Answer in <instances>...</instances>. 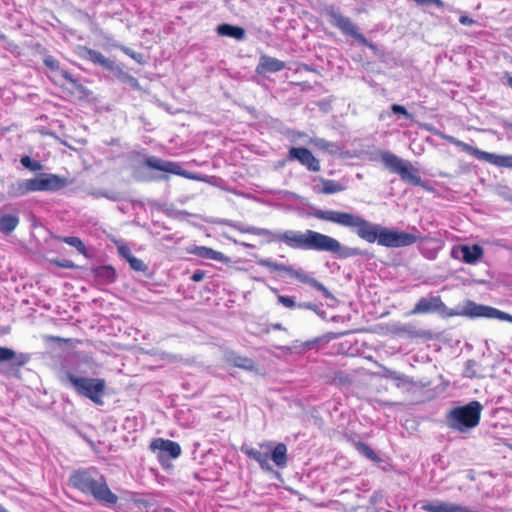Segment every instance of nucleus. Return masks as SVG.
<instances>
[{
	"instance_id": "f257e3e1",
	"label": "nucleus",
	"mask_w": 512,
	"mask_h": 512,
	"mask_svg": "<svg viewBox=\"0 0 512 512\" xmlns=\"http://www.w3.org/2000/svg\"><path fill=\"white\" fill-rule=\"evenodd\" d=\"M312 216L318 220L354 228L361 239L368 243L377 242L378 245L388 248L407 247L422 240L418 234L382 227L353 213L316 209L312 212Z\"/></svg>"
},
{
	"instance_id": "f03ea898",
	"label": "nucleus",
	"mask_w": 512,
	"mask_h": 512,
	"mask_svg": "<svg viewBox=\"0 0 512 512\" xmlns=\"http://www.w3.org/2000/svg\"><path fill=\"white\" fill-rule=\"evenodd\" d=\"M262 234L270 236L271 242L285 244L294 250L331 252L340 258H348L362 254L358 248H345L337 239L310 229L305 231L285 230L276 233L270 230H263Z\"/></svg>"
},
{
	"instance_id": "7ed1b4c3",
	"label": "nucleus",
	"mask_w": 512,
	"mask_h": 512,
	"mask_svg": "<svg viewBox=\"0 0 512 512\" xmlns=\"http://www.w3.org/2000/svg\"><path fill=\"white\" fill-rule=\"evenodd\" d=\"M68 485L96 501L112 506L118 502V496L108 486L106 477L96 467L80 468L72 471Z\"/></svg>"
},
{
	"instance_id": "20e7f679",
	"label": "nucleus",
	"mask_w": 512,
	"mask_h": 512,
	"mask_svg": "<svg viewBox=\"0 0 512 512\" xmlns=\"http://www.w3.org/2000/svg\"><path fill=\"white\" fill-rule=\"evenodd\" d=\"M245 455L255 460L260 467L267 472L273 471V468L268 461L269 457L279 468L286 467L288 462L287 447L284 443H277L273 448L270 443H262L259 444V449H246Z\"/></svg>"
},
{
	"instance_id": "39448f33",
	"label": "nucleus",
	"mask_w": 512,
	"mask_h": 512,
	"mask_svg": "<svg viewBox=\"0 0 512 512\" xmlns=\"http://www.w3.org/2000/svg\"><path fill=\"white\" fill-rule=\"evenodd\" d=\"M46 67V75L56 85L70 94H86V88L77 78H74L67 70L60 67L59 61L52 55H45L43 59Z\"/></svg>"
},
{
	"instance_id": "423d86ee",
	"label": "nucleus",
	"mask_w": 512,
	"mask_h": 512,
	"mask_svg": "<svg viewBox=\"0 0 512 512\" xmlns=\"http://www.w3.org/2000/svg\"><path fill=\"white\" fill-rule=\"evenodd\" d=\"M482 409L483 406L476 400L451 409L447 416L450 427L459 432L476 427L480 422Z\"/></svg>"
},
{
	"instance_id": "0eeeda50",
	"label": "nucleus",
	"mask_w": 512,
	"mask_h": 512,
	"mask_svg": "<svg viewBox=\"0 0 512 512\" xmlns=\"http://www.w3.org/2000/svg\"><path fill=\"white\" fill-rule=\"evenodd\" d=\"M380 159L383 165L391 172L400 175L403 181H406L414 186H420L426 190H431L428 185L422 181L420 175L416 170L410 167V164L403 161L397 155L390 151H383L380 153Z\"/></svg>"
},
{
	"instance_id": "6e6552de",
	"label": "nucleus",
	"mask_w": 512,
	"mask_h": 512,
	"mask_svg": "<svg viewBox=\"0 0 512 512\" xmlns=\"http://www.w3.org/2000/svg\"><path fill=\"white\" fill-rule=\"evenodd\" d=\"M323 14L327 18L330 25L337 28L343 35L355 39L362 45H368L367 38L359 32V28L349 17L345 16L334 5L327 6L323 9Z\"/></svg>"
},
{
	"instance_id": "1a4fd4ad",
	"label": "nucleus",
	"mask_w": 512,
	"mask_h": 512,
	"mask_svg": "<svg viewBox=\"0 0 512 512\" xmlns=\"http://www.w3.org/2000/svg\"><path fill=\"white\" fill-rule=\"evenodd\" d=\"M440 136L442 139L460 148L462 151L468 153L480 161L487 162L499 168L512 169V155H497L494 153L482 151L477 147H473L451 135L441 134Z\"/></svg>"
},
{
	"instance_id": "9d476101",
	"label": "nucleus",
	"mask_w": 512,
	"mask_h": 512,
	"mask_svg": "<svg viewBox=\"0 0 512 512\" xmlns=\"http://www.w3.org/2000/svg\"><path fill=\"white\" fill-rule=\"evenodd\" d=\"M67 378L76 392L90 399L96 405H103V396L106 390V381L102 378H85L68 374Z\"/></svg>"
},
{
	"instance_id": "9b49d317",
	"label": "nucleus",
	"mask_w": 512,
	"mask_h": 512,
	"mask_svg": "<svg viewBox=\"0 0 512 512\" xmlns=\"http://www.w3.org/2000/svg\"><path fill=\"white\" fill-rule=\"evenodd\" d=\"M82 51V57H84L85 59L90 60L92 63L99 65L108 71L117 72L121 79L124 82L128 83L133 89H141L139 81L134 76H131L123 72L122 69L114 61L106 58L100 52L88 47H83Z\"/></svg>"
},
{
	"instance_id": "f8f14e48",
	"label": "nucleus",
	"mask_w": 512,
	"mask_h": 512,
	"mask_svg": "<svg viewBox=\"0 0 512 512\" xmlns=\"http://www.w3.org/2000/svg\"><path fill=\"white\" fill-rule=\"evenodd\" d=\"M260 264L270 270H275V271H279V272H284L286 273L287 275L291 276V277H294L296 279H298L299 281H301L302 283H308L310 285H312L315 289H317L318 291L322 292L323 295L325 297H331V294L329 292V290L322 284L320 283L319 281H317L316 279L314 278H310L303 270L299 269V270H295L294 268H292L291 266H286L284 264H279V263H275V262H272L271 260L269 259H263V260H260Z\"/></svg>"
},
{
	"instance_id": "ddd939ff",
	"label": "nucleus",
	"mask_w": 512,
	"mask_h": 512,
	"mask_svg": "<svg viewBox=\"0 0 512 512\" xmlns=\"http://www.w3.org/2000/svg\"><path fill=\"white\" fill-rule=\"evenodd\" d=\"M464 314L472 318H495L512 323V315L491 306L476 304L473 301L466 303Z\"/></svg>"
},
{
	"instance_id": "4468645a",
	"label": "nucleus",
	"mask_w": 512,
	"mask_h": 512,
	"mask_svg": "<svg viewBox=\"0 0 512 512\" xmlns=\"http://www.w3.org/2000/svg\"><path fill=\"white\" fill-rule=\"evenodd\" d=\"M68 185V180L50 173H39L34 176V191H58Z\"/></svg>"
},
{
	"instance_id": "2eb2a0df",
	"label": "nucleus",
	"mask_w": 512,
	"mask_h": 512,
	"mask_svg": "<svg viewBox=\"0 0 512 512\" xmlns=\"http://www.w3.org/2000/svg\"><path fill=\"white\" fill-rule=\"evenodd\" d=\"M431 312H438L440 314L447 313V306L442 301L440 296L422 297L415 304L414 308L408 313L409 315L427 314Z\"/></svg>"
},
{
	"instance_id": "dca6fc26",
	"label": "nucleus",
	"mask_w": 512,
	"mask_h": 512,
	"mask_svg": "<svg viewBox=\"0 0 512 512\" xmlns=\"http://www.w3.org/2000/svg\"><path fill=\"white\" fill-rule=\"evenodd\" d=\"M288 159L290 161L297 160L312 172H319L321 169L319 160L305 147H291L288 152Z\"/></svg>"
},
{
	"instance_id": "f3484780",
	"label": "nucleus",
	"mask_w": 512,
	"mask_h": 512,
	"mask_svg": "<svg viewBox=\"0 0 512 512\" xmlns=\"http://www.w3.org/2000/svg\"><path fill=\"white\" fill-rule=\"evenodd\" d=\"M150 449L152 451L159 450L160 452L166 453L170 458H178L181 454V446L172 440L156 438L150 443Z\"/></svg>"
},
{
	"instance_id": "a211bd4d",
	"label": "nucleus",
	"mask_w": 512,
	"mask_h": 512,
	"mask_svg": "<svg viewBox=\"0 0 512 512\" xmlns=\"http://www.w3.org/2000/svg\"><path fill=\"white\" fill-rule=\"evenodd\" d=\"M145 165L153 170L163 171L176 175L181 174V167L178 163L172 161H165L155 156L146 158Z\"/></svg>"
},
{
	"instance_id": "6ab92c4d",
	"label": "nucleus",
	"mask_w": 512,
	"mask_h": 512,
	"mask_svg": "<svg viewBox=\"0 0 512 512\" xmlns=\"http://www.w3.org/2000/svg\"><path fill=\"white\" fill-rule=\"evenodd\" d=\"M285 67V62L267 55H262L256 67V72L258 74L275 73L283 70Z\"/></svg>"
},
{
	"instance_id": "aec40b11",
	"label": "nucleus",
	"mask_w": 512,
	"mask_h": 512,
	"mask_svg": "<svg viewBox=\"0 0 512 512\" xmlns=\"http://www.w3.org/2000/svg\"><path fill=\"white\" fill-rule=\"evenodd\" d=\"M188 252L190 254L196 255L203 259H210L222 263H226L228 261V257H226L222 252L216 251L210 247L206 246H193Z\"/></svg>"
},
{
	"instance_id": "412c9836",
	"label": "nucleus",
	"mask_w": 512,
	"mask_h": 512,
	"mask_svg": "<svg viewBox=\"0 0 512 512\" xmlns=\"http://www.w3.org/2000/svg\"><path fill=\"white\" fill-rule=\"evenodd\" d=\"M422 509L427 512H473L466 506L445 502L427 503L422 506Z\"/></svg>"
},
{
	"instance_id": "4be33fe9",
	"label": "nucleus",
	"mask_w": 512,
	"mask_h": 512,
	"mask_svg": "<svg viewBox=\"0 0 512 512\" xmlns=\"http://www.w3.org/2000/svg\"><path fill=\"white\" fill-rule=\"evenodd\" d=\"M226 361L230 365L247 370L254 371L256 370V363L253 359L248 358L246 356L238 355L237 353L231 351L226 355Z\"/></svg>"
},
{
	"instance_id": "5701e85b",
	"label": "nucleus",
	"mask_w": 512,
	"mask_h": 512,
	"mask_svg": "<svg viewBox=\"0 0 512 512\" xmlns=\"http://www.w3.org/2000/svg\"><path fill=\"white\" fill-rule=\"evenodd\" d=\"M461 252L463 261L468 264H475L484 256V250L478 244H475L471 247L464 245L461 247Z\"/></svg>"
},
{
	"instance_id": "b1692460",
	"label": "nucleus",
	"mask_w": 512,
	"mask_h": 512,
	"mask_svg": "<svg viewBox=\"0 0 512 512\" xmlns=\"http://www.w3.org/2000/svg\"><path fill=\"white\" fill-rule=\"evenodd\" d=\"M217 32L219 35L228 36L231 38H235L237 40H241L245 36V31L243 28L238 26H232L230 24H221L217 27Z\"/></svg>"
},
{
	"instance_id": "393cba45",
	"label": "nucleus",
	"mask_w": 512,
	"mask_h": 512,
	"mask_svg": "<svg viewBox=\"0 0 512 512\" xmlns=\"http://www.w3.org/2000/svg\"><path fill=\"white\" fill-rule=\"evenodd\" d=\"M19 224L17 215L4 214L0 215V232L10 234Z\"/></svg>"
},
{
	"instance_id": "a878e982",
	"label": "nucleus",
	"mask_w": 512,
	"mask_h": 512,
	"mask_svg": "<svg viewBox=\"0 0 512 512\" xmlns=\"http://www.w3.org/2000/svg\"><path fill=\"white\" fill-rule=\"evenodd\" d=\"M32 191V179H26L12 184L9 190L11 196L19 197Z\"/></svg>"
},
{
	"instance_id": "bb28decb",
	"label": "nucleus",
	"mask_w": 512,
	"mask_h": 512,
	"mask_svg": "<svg viewBox=\"0 0 512 512\" xmlns=\"http://www.w3.org/2000/svg\"><path fill=\"white\" fill-rule=\"evenodd\" d=\"M95 275L106 283H113L117 278L116 271L112 266H100L96 268Z\"/></svg>"
},
{
	"instance_id": "cd10ccee",
	"label": "nucleus",
	"mask_w": 512,
	"mask_h": 512,
	"mask_svg": "<svg viewBox=\"0 0 512 512\" xmlns=\"http://www.w3.org/2000/svg\"><path fill=\"white\" fill-rule=\"evenodd\" d=\"M321 184L319 192L322 194H334L345 190V187L335 180L321 179Z\"/></svg>"
},
{
	"instance_id": "c85d7f7f",
	"label": "nucleus",
	"mask_w": 512,
	"mask_h": 512,
	"mask_svg": "<svg viewBox=\"0 0 512 512\" xmlns=\"http://www.w3.org/2000/svg\"><path fill=\"white\" fill-rule=\"evenodd\" d=\"M120 252L128 261L131 269L137 272H145L147 270V265L141 259L131 255L129 250H126V252H124V249L121 248Z\"/></svg>"
},
{
	"instance_id": "c756f323",
	"label": "nucleus",
	"mask_w": 512,
	"mask_h": 512,
	"mask_svg": "<svg viewBox=\"0 0 512 512\" xmlns=\"http://www.w3.org/2000/svg\"><path fill=\"white\" fill-rule=\"evenodd\" d=\"M59 240L72 246V247H75L80 254L87 256L86 246L79 237L65 236V237H60Z\"/></svg>"
},
{
	"instance_id": "7c9ffc66",
	"label": "nucleus",
	"mask_w": 512,
	"mask_h": 512,
	"mask_svg": "<svg viewBox=\"0 0 512 512\" xmlns=\"http://www.w3.org/2000/svg\"><path fill=\"white\" fill-rule=\"evenodd\" d=\"M313 143L318 149L322 151L336 153L340 150L339 146H337L335 143L326 141L325 139H315Z\"/></svg>"
},
{
	"instance_id": "2f4dec72",
	"label": "nucleus",
	"mask_w": 512,
	"mask_h": 512,
	"mask_svg": "<svg viewBox=\"0 0 512 512\" xmlns=\"http://www.w3.org/2000/svg\"><path fill=\"white\" fill-rule=\"evenodd\" d=\"M356 447H357V450L360 451L361 453H363L367 458H369L370 460L374 461V462H380L381 459L380 457L374 452V450L368 446L367 444L363 443V442H358L356 444Z\"/></svg>"
},
{
	"instance_id": "473e14b6",
	"label": "nucleus",
	"mask_w": 512,
	"mask_h": 512,
	"mask_svg": "<svg viewBox=\"0 0 512 512\" xmlns=\"http://www.w3.org/2000/svg\"><path fill=\"white\" fill-rule=\"evenodd\" d=\"M385 376L396 381L398 387H400L401 385H407L412 383V380L408 376L404 374H399L395 371L387 370Z\"/></svg>"
},
{
	"instance_id": "72a5a7b5",
	"label": "nucleus",
	"mask_w": 512,
	"mask_h": 512,
	"mask_svg": "<svg viewBox=\"0 0 512 512\" xmlns=\"http://www.w3.org/2000/svg\"><path fill=\"white\" fill-rule=\"evenodd\" d=\"M333 381L339 384L351 383V377L343 371H335L333 373Z\"/></svg>"
},
{
	"instance_id": "f704fd0d",
	"label": "nucleus",
	"mask_w": 512,
	"mask_h": 512,
	"mask_svg": "<svg viewBox=\"0 0 512 512\" xmlns=\"http://www.w3.org/2000/svg\"><path fill=\"white\" fill-rule=\"evenodd\" d=\"M15 358V352L7 347H0V362L12 361Z\"/></svg>"
},
{
	"instance_id": "c9c22d12",
	"label": "nucleus",
	"mask_w": 512,
	"mask_h": 512,
	"mask_svg": "<svg viewBox=\"0 0 512 512\" xmlns=\"http://www.w3.org/2000/svg\"><path fill=\"white\" fill-rule=\"evenodd\" d=\"M122 50H123V52L126 55H128L130 58H132L133 60H135L139 64H144L145 63V59H144L143 54L134 52L133 50H131L130 48H127V47H123Z\"/></svg>"
},
{
	"instance_id": "e433bc0d",
	"label": "nucleus",
	"mask_w": 512,
	"mask_h": 512,
	"mask_svg": "<svg viewBox=\"0 0 512 512\" xmlns=\"http://www.w3.org/2000/svg\"><path fill=\"white\" fill-rule=\"evenodd\" d=\"M51 262L60 268H66V269L76 268V265L74 264V262L69 259H53Z\"/></svg>"
},
{
	"instance_id": "4c0bfd02",
	"label": "nucleus",
	"mask_w": 512,
	"mask_h": 512,
	"mask_svg": "<svg viewBox=\"0 0 512 512\" xmlns=\"http://www.w3.org/2000/svg\"><path fill=\"white\" fill-rule=\"evenodd\" d=\"M391 111L394 114L402 115L405 118H411L412 117V115L407 111V109L403 105L393 104L391 106Z\"/></svg>"
},
{
	"instance_id": "58836bf2",
	"label": "nucleus",
	"mask_w": 512,
	"mask_h": 512,
	"mask_svg": "<svg viewBox=\"0 0 512 512\" xmlns=\"http://www.w3.org/2000/svg\"><path fill=\"white\" fill-rule=\"evenodd\" d=\"M277 300L279 303L290 309H293L296 306L294 299L289 296L279 295Z\"/></svg>"
},
{
	"instance_id": "ea45409f",
	"label": "nucleus",
	"mask_w": 512,
	"mask_h": 512,
	"mask_svg": "<svg viewBox=\"0 0 512 512\" xmlns=\"http://www.w3.org/2000/svg\"><path fill=\"white\" fill-rule=\"evenodd\" d=\"M418 5H435L438 8H443L444 3L442 0H414Z\"/></svg>"
},
{
	"instance_id": "a19ab883",
	"label": "nucleus",
	"mask_w": 512,
	"mask_h": 512,
	"mask_svg": "<svg viewBox=\"0 0 512 512\" xmlns=\"http://www.w3.org/2000/svg\"><path fill=\"white\" fill-rule=\"evenodd\" d=\"M204 277L205 272L203 270H196L193 272L190 278L193 282H200L204 279Z\"/></svg>"
},
{
	"instance_id": "79ce46f5",
	"label": "nucleus",
	"mask_w": 512,
	"mask_h": 512,
	"mask_svg": "<svg viewBox=\"0 0 512 512\" xmlns=\"http://www.w3.org/2000/svg\"><path fill=\"white\" fill-rule=\"evenodd\" d=\"M459 22L462 25L470 26V25L474 24L475 21L472 18H470L469 16H467V15H462L459 18Z\"/></svg>"
},
{
	"instance_id": "37998d69",
	"label": "nucleus",
	"mask_w": 512,
	"mask_h": 512,
	"mask_svg": "<svg viewBox=\"0 0 512 512\" xmlns=\"http://www.w3.org/2000/svg\"><path fill=\"white\" fill-rule=\"evenodd\" d=\"M21 163L24 167L32 170V158L28 155L21 158Z\"/></svg>"
},
{
	"instance_id": "c03bdc74",
	"label": "nucleus",
	"mask_w": 512,
	"mask_h": 512,
	"mask_svg": "<svg viewBox=\"0 0 512 512\" xmlns=\"http://www.w3.org/2000/svg\"><path fill=\"white\" fill-rule=\"evenodd\" d=\"M147 512H175V511L169 507L156 506L151 511H147Z\"/></svg>"
},
{
	"instance_id": "a18cd8bd",
	"label": "nucleus",
	"mask_w": 512,
	"mask_h": 512,
	"mask_svg": "<svg viewBox=\"0 0 512 512\" xmlns=\"http://www.w3.org/2000/svg\"><path fill=\"white\" fill-rule=\"evenodd\" d=\"M300 69H303L305 71H314V69H312L309 65L305 64V63H302L300 65Z\"/></svg>"
},
{
	"instance_id": "49530a36",
	"label": "nucleus",
	"mask_w": 512,
	"mask_h": 512,
	"mask_svg": "<svg viewBox=\"0 0 512 512\" xmlns=\"http://www.w3.org/2000/svg\"><path fill=\"white\" fill-rule=\"evenodd\" d=\"M33 167H34V171H38L42 168L41 164L37 161H34Z\"/></svg>"
},
{
	"instance_id": "de8ad7c7",
	"label": "nucleus",
	"mask_w": 512,
	"mask_h": 512,
	"mask_svg": "<svg viewBox=\"0 0 512 512\" xmlns=\"http://www.w3.org/2000/svg\"><path fill=\"white\" fill-rule=\"evenodd\" d=\"M507 85L512 89V76L507 74Z\"/></svg>"
},
{
	"instance_id": "09e8293b",
	"label": "nucleus",
	"mask_w": 512,
	"mask_h": 512,
	"mask_svg": "<svg viewBox=\"0 0 512 512\" xmlns=\"http://www.w3.org/2000/svg\"><path fill=\"white\" fill-rule=\"evenodd\" d=\"M272 327L275 330H282L283 329L282 324H280V323H276Z\"/></svg>"
},
{
	"instance_id": "8fccbe9b",
	"label": "nucleus",
	"mask_w": 512,
	"mask_h": 512,
	"mask_svg": "<svg viewBox=\"0 0 512 512\" xmlns=\"http://www.w3.org/2000/svg\"><path fill=\"white\" fill-rule=\"evenodd\" d=\"M0 512H9V511L0 504Z\"/></svg>"
},
{
	"instance_id": "3c124183",
	"label": "nucleus",
	"mask_w": 512,
	"mask_h": 512,
	"mask_svg": "<svg viewBox=\"0 0 512 512\" xmlns=\"http://www.w3.org/2000/svg\"><path fill=\"white\" fill-rule=\"evenodd\" d=\"M140 503L146 507L149 505V502L146 500L140 501Z\"/></svg>"
},
{
	"instance_id": "603ef678",
	"label": "nucleus",
	"mask_w": 512,
	"mask_h": 512,
	"mask_svg": "<svg viewBox=\"0 0 512 512\" xmlns=\"http://www.w3.org/2000/svg\"><path fill=\"white\" fill-rule=\"evenodd\" d=\"M505 126H507V127H509V128H512V123L505 122Z\"/></svg>"
},
{
	"instance_id": "864d4df0",
	"label": "nucleus",
	"mask_w": 512,
	"mask_h": 512,
	"mask_svg": "<svg viewBox=\"0 0 512 512\" xmlns=\"http://www.w3.org/2000/svg\"><path fill=\"white\" fill-rule=\"evenodd\" d=\"M412 230L415 231V232H418L416 227H412Z\"/></svg>"
}]
</instances>
